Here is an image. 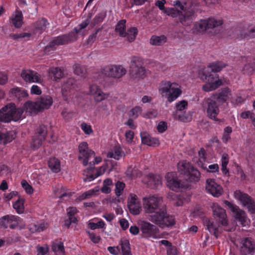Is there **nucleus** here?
I'll return each mask as SVG.
<instances>
[{"mask_svg":"<svg viewBox=\"0 0 255 255\" xmlns=\"http://www.w3.org/2000/svg\"><path fill=\"white\" fill-rule=\"evenodd\" d=\"M172 5L179 7L178 10L174 7L166 8L164 13L172 17L179 16L180 22L184 26L190 25L193 20V12L192 11H187L186 2L179 0L173 1Z\"/></svg>","mask_w":255,"mask_h":255,"instance_id":"f257e3e1","label":"nucleus"},{"mask_svg":"<svg viewBox=\"0 0 255 255\" xmlns=\"http://www.w3.org/2000/svg\"><path fill=\"white\" fill-rule=\"evenodd\" d=\"M158 92L162 97H165L169 103L176 100L182 94L180 85L169 80L162 81L158 86Z\"/></svg>","mask_w":255,"mask_h":255,"instance_id":"f03ea898","label":"nucleus"},{"mask_svg":"<svg viewBox=\"0 0 255 255\" xmlns=\"http://www.w3.org/2000/svg\"><path fill=\"white\" fill-rule=\"evenodd\" d=\"M162 202V197L157 194L147 195L142 199V208L145 213L154 214L163 209L160 208Z\"/></svg>","mask_w":255,"mask_h":255,"instance_id":"7ed1b4c3","label":"nucleus"},{"mask_svg":"<svg viewBox=\"0 0 255 255\" xmlns=\"http://www.w3.org/2000/svg\"><path fill=\"white\" fill-rule=\"evenodd\" d=\"M142 60L138 57L132 58L129 71V77L134 80L139 81L145 79L148 71L143 66Z\"/></svg>","mask_w":255,"mask_h":255,"instance_id":"20e7f679","label":"nucleus"},{"mask_svg":"<svg viewBox=\"0 0 255 255\" xmlns=\"http://www.w3.org/2000/svg\"><path fill=\"white\" fill-rule=\"evenodd\" d=\"M199 76L202 80L205 81V84L202 87L203 90L205 92L215 90L223 84V81L219 78L218 75H206L205 68L200 69Z\"/></svg>","mask_w":255,"mask_h":255,"instance_id":"39448f33","label":"nucleus"},{"mask_svg":"<svg viewBox=\"0 0 255 255\" xmlns=\"http://www.w3.org/2000/svg\"><path fill=\"white\" fill-rule=\"evenodd\" d=\"M139 227L141 236L144 238L159 239L163 238V234L155 224L142 221L139 224Z\"/></svg>","mask_w":255,"mask_h":255,"instance_id":"423d86ee","label":"nucleus"},{"mask_svg":"<svg viewBox=\"0 0 255 255\" xmlns=\"http://www.w3.org/2000/svg\"><path fill=\"white\" fill-rule=\"evenodd\" d=\"M149 220L161 228L172 226L175 223L174 217L168 215L164 209L150 215Z\"/></svg>","mask_w":255,"mask_h":255,"instance_id":"0eeeda50","label":"nucleus"},{"mask_svg":"<svg viewBox=\"0 0 255 255\" xmlns=\"http://www.w3.org/2000/svg\"><path fill=\"white\" fill-rule=\"evenodd\" d=\"M113 165H112L111 161L107 160L105 163L98 168L96 174H94L95 171L93 169H88L84 171L83 174L85 176L84 178L85 182H90L93 181L98 176L103 175L106 170H109V173L112 170Z\"/></svg>","mask_w":255,"mask_h":255,"instance_id":"6e6552de","label":"nucleus"},{"mask_svg":"<svg viewBox=\"0 0 255 255\" xmlns=\"http://www.w3.org/2000/svg\"><path fill=\"white\" fill-rule=\"evenodd\" d=\"M0 227L6 229L9 228L11 229L19 228L20 229L24 228L22 220L19 217L7 215L0 218Z\"/></svg>","mask_w":255,"mask_h":255,"instance_id":"1a4fd4ad","label":"nucleus"},{"mask_svg":"<svg viewBox=\"0 0 255 255\" xmlns=\"http://www.w3.org/2000/svg\"><path fill=\"white\" fill-rule=\"evenodd\" d=\"M224 204L234 213L235 219L238 221L242 226H247L250 223V220L248 218L246 213L241 210L237 205L230 202L228 201H225Z\"/></svg>","mask_w":255,"mask_h":255,"instance_id":"9d476101","label":"nucleus"},{"mask_svg":"<svg viewBox=\"0 0 255 255\" xmlns=\"http://www.w3.org/2000/svg\"><path fill=\"white\" fill-rule=\"evenodd\" d=\"M203 107L206 111L207 115L209 118L218 121L217 116L219 113V109L217 105L215 99L212 96L204 100Z\"/></svg>","mask_w":255,"mask_h":255,"instance_id":"9b49d317","label":"nucleus"},{"mask_svg":"<svg viewBox=\"0 0 255 255\" xmlns=\"http://www.w3.org/2000/svg\"><path fill=\"white\" fill-rule=\"evenodd\" d=\"M126 69L120 65H110L103 69V73L107 76L114 79H120L126 73Z\"/></svg>","mask_w":255,"mask_h":255,"instance_id":"f8f14e48","label":"nucleus"},{"mask_svg":"<svg viewBox=\"0 0 255 255\" xmlns=\"http://www.w3.org/2000/svg\"><path fill=\"white\" fill-rule=\"evenodd\" d=\"M234 197L244 207H247L251 214L255 213V204L247 194L237 190L234 192Z\"/></svg>","mask_w":255,"mask_h":255,"instance_id":"ddd939ff","label":"nucleus"},{"mask_svg":"<svg viewBox=\"0 0 255 255\" xmlns=\"http://www.w3.org/2000/svg\"><path fill=\"white\" fill-rule=\"evenodd\" d=\"M78 152V159L84 166L88 165L90 157L95 156V152L89 148L88 143L85 141L79 144Z\"/></svg>","mask_w":255,"mask_h":255,"instance_id":"4468645a","label":"nucleus"},{"mask_svg":"<svg viewBox=\"0 0 255 255\" xmlns=\"http://www.w3.org/2000/svg\"><path fill=\"white\" fill-rule=\"evenodd\" d=\"M205 190L214 197H219L223 193V188L214 179L208 178L206 180Z\"/></svg>","mask_w":255,"mask_h":255,"instance_id":"2eb2a0df","label":"nucleus"},{"mask_svg":"<svg viewBox=\"0 0 255 255\" xmlns=\"http://www.w3.org/2000/svg\"><path fill=\"white\" fill-rule=\"evenodd\" d=\"M211 207L212 209L214 218L222 226H227L228 225V220L226 211L217 203H213Z\"/></svg>","mask_w":255,"mask_h":255,"instance_id":"dca6fc26","label":"nucleus"},{"mask_svg":"<svg viewBox=\"0 0 255 255\" xmlns=\"http://www.w3.org/2000/svg\"><path fill=\"white\" fill-rule=\"evenodd\" d=\"M128 206L131 213L138 215L141 210L140 201L134 193H130L128 198Z\"/></svg>","mask_w":255,"mask_h":255,"instance_id":"f3484780","label":"nucleus"},{"mask_svg":"<svg viewBox=\"0 0 255 255\" xmlns=\"http://www.w3.org/2000/svg\"><path fill=\"white\" fill-rule=\"evenodd\" d=\"M167 186L173 191H178L184 187L181 181L177 178L176 173L169 172L165 176Z\"/></svg>","mask_w":255,"mask_h":255,"instance_id":"a211bd4d","label":"nucleus"},{"mask_svg":"<svg viewBox=\"0 0 255 255\" xmlns=\"http://www.w3.org/2000/svg\"><path fill=\"white\" fill-rule=\"evenodd\" d=\"M20 76L26 83H41L40 75L36 72L30 69H25L21 71Z\"/></svg>","mask_w":255,"mask_h":255,"instance_id":"6ab92c4d","label":"nucleus"},{"mask_svg":"<svg viewBox=\"0 0 255 255\" xmlns=\"http://www.w3.org/2000/svg\"><path fill=\"white\" fill-rule=\"evenodd\" d=\"M240 252L242 255H253L255 253V243L249 238H245L241 242Z\"/></svg>","mask_w":255,"mask_h":255,"instance_id":"aec40b11","label":"nucleus"},{"mask_svg":"<svg viewBox=\"0 0 255 255\" xmlns=\"http://www.w3.org/2000/svg\"><path fill=\"white\" fill-rule=\"evenodd\" d=\"M75 40V38H73L70 33L68 35L59 36L53 38L49 42L48 45L46 47V50L50 48H55L59 45L68 43L71 41Z\"/></svg>","mask_w":255,"mask_h":255,"instance_id":"412c9836","label":"nucleus"},{"mask_svg":"<svg viewBox=\"0 0 255 255\" xmlns=\"http://www.w3.org/2000/svg\"><path fill=\"white\" fill-rule=\"evenodd\" d=\"M162 178L159 175L149 174L144 176L142 182L152 188H157L161 186Z\"/></svg>","mask_w":255,"mask_h":255,"instance_id":"4be33fe9","label":"nucleus"},{"mask_svg":"<svg viewBox=\"0 0 255 255\" xmlns=\"http://www.w3.org/2000/svg\"><path fill=\"white\" fill-rule=\"evenodd\" d=\"M46 134V128L44 127H40L37 129V131L34 134L31 146L33 148L39 147L42 143V141L45 139Z\"/></svg>","mask_w":255,"mask_h":255,"instance_id":"5701e85b","label":"nucleus"},{"mask_svg":"<svg viewBox=\"0 0 255 255\" xmlns=\"http://www.w3.org/2000/svg\"><path fill=\"white\" fill-rule=\"evenodd\" d=\"M90 94L93 96L96 102H101L108 98V95L105 93L97 85H92L89 87Z\"/></svg>","mask_w":255,"mask_h":255,"instance_id":"b1692460","label":"nucleus"},{"mask_svg":"<svg viewBox=\"0 0 255 255\" xmlns=\"http://www.w3.org/2000/svg\"><path fill=\"white\" fill-rule=\"evenodd\" d=\"M36 101L40 111L49 109L53 103L52 97L49 95H43Z\"/></svg>","mask_w":255,"mask_h":255,"instance_id":"393cba45","label":"nucleus"},{"mask_svg":"<svg viewBox=\"0 0 255 255\" xmlns=\"http://www.w3.org/2000/svg\"><path fill=\"white\" fill-rule=\"evenodd\" d=\"M22 109L25 115H34L40 112L36 101L35 102L31 101L26 102L23 105Z\"/></svg>","mask_w":255,"mask_h":255,"instance_id":"a878e982","label":"nucleus"},{"mask_svg":"<svg viewBox=\"0 0 255 255\" xmlns=\"http://www.w3.org/2000/svg\"><path fill=\"white\" fill-rule=\"evenodd\" d=\"M212 97L220 103H224L231 100L232 98L231 91L228 88L223 89L218 94L213 95Z\"/></svg>","mask_w":255,"mask_h":255,"instance_id":"bb28decb","label":"nucleus"},{"mask_svg":"<svg viewBox=\"0 0 255 255\" xmlns=\"http://www.w3.org/2000/svg\"><path fill=\"white\" fill-rule=\"evenodd\" d=\"M9 108L11 109L12 112L10 113L11 116V121L17 122L25 117L23 110L22 108H16L14 104L10 103Z\"/></svg>","mask_w":255,"mask_h":255,"instance_id":"cd10ccee","label":"nucleus"},{"mask_svg":"<svg viewBox=\"0 0 255 255\" xmlns=\"http://www.w3.org/2000/svg\"><path fill=\"white\" fill-rule=\"evenodd\" d=\"M11 112V109L9 108V104L3 107L0 110V122L4 123H9L11 122V116L10 115V113Z\"/></svg>","mask_w":255,"mask_h":255,"instance_id":"c85d7f7f","label":"nucleus"},{"mask_svg":"<svg viewBox=\"0 0 255 255\" xmlns=\"http://www.w3.org/2000/svg\"><path fill=\"white\" fill-rule=\"evenodd\" d=\"M48 224L44 222H32L27 227L28 229L31 233L41 232L46 229Z\"/></svg>","mask_w":255,"mask_h":255,"instance_id":"c756f323","label":"nucleus"},{"mask_svg":"<svg viewBox=\"0 0 255 255\" xmlns=\"http://www.w3.org/2000/svg\"><path fill=\"white\" fill-rule=\"evenodd\" d=\"M142 143L148 146H155L159 144V140L156 138L151 137L146 133H141Z\"/></svg>","mask_w":255,"mask_h":255,"instance_id":"7c9ffc66","label":"nucleus"},{"mask_svg":"<svg viewBox=\"0 0 255 255\" xmlns=\"http://www.w3.org/2000/svg\"><path fill=\"white\" fill-rule=\"evenodd\" d=\"M203 223L206 227V229L217 238L218 236V229L217 226L214 224L213 222L208 218H205L203 220Z\"/></svg>","mask_w":255,"mask_h":255,"instance_id":"2f4dec72","label":"nucleus"},{"mask_svg":"<svg viewBox=\"0 0 255 255\" xmlns=\"http://www.w3.org/2000/svg\"><path fill=\"white\" fill-rule=\"evenodd\" d=\"M48 165L50 170L54 173H58L61 170L60 160L56 157H51L48 161Z\"/></svg>","mask_w":255,"mask_h":255,"instance_id":"473e14b6","label":"nucleus"},{"mask_svg":"<svg viewBox=\"0 0 255 255\" xmlns=\"http://www.w3.org/2000/svg\"><path fill=\"white\" fill-rule=\"evenodd\" d=\"M193 166L191 164L186 161H180L178 162L177 168L178 171L182 174L186 175L187 173H190V171Z\"/></svg>","mask_w":255,"mask_h":255,"instance_id":"72a5a7b5","label":"nucleus"},{"mask_svg":"<svg viewBox=\"0 0 255 255\" xmlns=\"http://www.w3.org/2000/svg\"><path fill=\"white\" fill-rule=\"evenodd\" d=\"M99 191V187H96L93 189H91L85 192L82 194L79 195L76 199V201L80 202L86 199L90 198L98 194Z\"/></svg>","mask_w":255,"mask_h":255,"instance_id":"f704fd0d","label":"nucleus"},{"mask_svg":"<svg viewBox=\"0 0 255 255\" xmlns=\"http://www.w3.org/2000/svg\"><path fill=\"white\" fill-rule=\"evenodd\" d=\"M22 14L21 12L16 11L12 15L11 21L15 27L19 28L22 25Z\"/></svg>","mask_w":255,"mask_h":255,"instance_id":"c9c22d12","label":"nucleus"},{"mask_svg":"<svg viewBox=\"0 0 255 255\" xmlns=\"http://www.w3.org/2000/svg\"><path fill=\"white\" fill-rule=\"evenodd\" d=\"M207 29H208V22L206 19H201L194 24L193 30L194 32H202Z\"/></svg>","mask_w":255,"mask_h":255,"instance_id":"e433bc0d","label":"nucleus"},{"mask_svg":"<svg viewBox=\"0 0 255 255\" xmlns=\"http://www.w3.org/2000/svg\"><path fill=\"white\" fill-rule=\"evenodd\" d=\"M124 155V153L122 151L121 147L120 146H115L108 153V157L110 158H114L117 160H119Z\"/></svg>","mask_w":255,"mask_h":255,"instance_id":"4c0bfd02","label":"nucleus"},{"mask_svg":"<svg viewBox=\"0 0 255 255\" xmlns=\"http://www.w3.org/2000/svg\"><path fill=\"white\" fill-rule=\"evenodd\" d=\"M227 65V63L222 61H217L210 63L208 65L212 72H219Z\"/></svg>","mask_w":255,"mask_h":255,"instance_id":"58836bf2","label":"nucleus"},{"mask_svg":"<svg viewBox=\"0 0 255 255\" xmlns=\"http://www.w3.org/2000/svg\"><path fill=\"white\" fill-rule=\"evenodd\" d=\"M15 138V133L13 131L5 133L0 132V143L5 144L11 142Z\"/></svg>","mask_w":255,"mask_h":255,"instance_id":"ea45409f","label":"nucleus"},{"mask_svg":"<svg viewBox=\"0 0 255 255\" xmlns=\"http://www.w3.org/2000/svg\"><path fill=\"white\" fill-rule=\"evenodd\" d=\"M186 176L188 177V180L190 182H198L200 178V172L195 169L193 167L191 168L189 173H187Z\"/></svg>","mask_w":255,"mask_h":255,"instance_id":"a19ab883","label":"nucleus"},{"mask_svg":"<svg viewBox=\"0 0 255 255\" xmlns=\"http://www.w3.org/2000/svg\"><path fill=\"white\" fill-rule=\"evenodd\" d=\"M74 80L73 79L69 80L66 83L64 84L62 87V94L65 100H67L68 92L74 88Z\"/></svg>","mask_w":255,"mask_h":255,"instance_id":"79ce46f5","label":"nucleus"},{"mask_svg":"<svg viewBox=\"0 0 255 255\" xmlns=\"http://www.w3.org/2000/svg\"><path fill=\"white\" fill-rule=\"evenodd\" d=\"M126 20H121L117 24L115 30L119 33L120 36L125 37L126 36Z\"/></svg>","mask_w":255,"mask_h":255,"instance_id":"37998d69","label":"nucleus"},{"mask_svg":"<svg viewBox=\"0 0 255 255\" xmlns=\"http://www.w3.org/2000/svg\"><path fill=\"white\" fill-rule=\"evenodd\" d=\"M166 37L164 35H153L150 39V43L153 45H160L166 42Z\"/></svg>","mask_w":255,"mask_h":255,"instance_id":"c03bdc74","label":"nucleus"},{"mask_svg":"<svg viewBox=\"0 0 255 255\" xmlns=\"http://www.w3.org/2000/svg\"><path fill=\"white\" fill-rule=\"evenodd\" d=\"M89 23V20L88 19H86L83 22H82L81 24H80L77 27H75L73 31H72L70 33V35L73 38H75V40L77 39V37L76 36V34L79 33L81 32L83 29L86 28Z\"/></svg>","mask_w":255,"mask_h":255,"instance_id":"a18cd8bd","label":"nucleus"},{"mask_svg":"<svg viewBox=\"0 0 255 255\" xmlns=\"http://www.w3.org/2000/svg\"><path fill=\"white\" fill-rule=\"evenodd\" d=\"M24 200L23 198H19L13 204V208L15 209L17 213L20 214L24 212Z\"/></svg>","mask_w":255,"mask_h":255,"instance_id":"49530a36","label":"nucleus"},{"mask_svg":"<svg viewBox=\"0 0 255 255\" xmlns=\"http://www.w3.org/2000/svg\"><path fill=\"white\" fill-rule=\"evenodd\" d=\"M206 20L208 22V28H213L222 24V20L220 18L210 17Z\"/></svg>","mask_w":255,"mask_h":255,"instance_id":"de8ad7c7","label":"nucleus"},{"mask_svg":"<svg viewBox=\"0 0 255 255\" xmlns=\"http://www.w3.org/2000/svg\"><path fill=\"white\" fill-rule=\"evenodd\" d=\"M50 76L53 77L55 80L59 79L63 76V72L59 68H51L49 70Z\"/></svg>","mask_w":255,"mask_h":255,"instance_id":"09e8293b","label":"nucleus"},{"mask_svg":"<svg viewBox=\"0 0 255 255\" xmlns=\"http://www.w3.org/2000/svg\"><path fill=\"white\" fill-rule=\"evenodd\" d=\"M113 181L110 178H107L104 180L103 186L101 188V191L103 193L108 194L111 191V186L113 185Z\"/></svg>","mask_w":255,"mask_h":255,"instance_id":"8fccbe9b","label":"nucleus"},{"mask_svg":"<svg viewBox=\"0 0 255 255\" xmlns=\"http://www.w3.org/2000/svg\"><path fill=\"white\" fill-rule=\"evenodd\" d=\"M205 150L203 148L200 149L198 152L199 160L197 164L199 166L203 169L206 168V165L205 164L206 161Z\"/></svg>","mask_w":255,"mask_h":255,"instance_id":"3c124183","label":"nucleus"},{"mask_svg":"<svg viewBox=\"0 0 255 255\" xmlns=\"http://www.w3.org/2000/svg\"><path fill=\"white\" fill-rule=\"evenodd\" d=\"M241 35L243 38L246 39H251L255 37V26L252 27L249 29L248 31L246 32L245 30L241 31Z\"/></svg>","mask_w":255,"mask_h":255,"instance_id":"603ef678","label":"nucleus"},{"mask_svg":"<svg viewBox=\"0 0 255 255\" xmlns=\"http://www.w3.org/2000/svg\"><path fill=\"white\" fill-rule=\"evenodd\" d=\"M137 33V29L135 27H131L128 29V32H126V37L127 40L131 42L134 40Z\"/></svg>","mask_w":255,"mask_h":255,"instance_id":"864d4df0","label":"nucleus"},{"mask_svg":"<svg viewBox=\"0 0 255 255\" xmlns=\"http://www.w3.org/2000/svg\"><path fill=\"white\" fill-rule=\"evenodd\" d=\"M52 250L56 254L63 255L64 252L63 244L61 242H55L52 244Z\"/></svg>","mask_w":255,"mask_h":255,"instance_id":"5fc2aeb1","label":"nucleus"},{"mask_svg":"<svg viewBox=\"0 0 255 255\" xmlns=\"http://www.w3.org/2000/svg\"><path fill=\"white\" fill-rule=\"evenodd\" d=\"M120 244L121 247L122 253L130 251L129 241L126 238H122L120 240Z\"/></svg>","mask_w":255,"mask_h":255,"instance_id":"6e6d98bb","label":"nucleus"},{"mask_svg":"<svg viewBox=\"0 0 255 255\" xmlns=\"http://www.w3.org/2000/svg\"><path fill=\"white\" fill-rule=\"evenodd\" d=\"M125 188V184L121 181H118L115 184V194L117 197L120 196Z\"/></svg>","mask_w":255,"mask_h":255,"instance_id":"4d7b16f0","label":"nucleus"},{"mask_svg":"<svg viewBox=\"0 0 255 255\" xmlns=\"http://www.w3.org/2000/svg\"><path fill=\"white\" fill-rule=\"evenodd\" d=\"M80 127L84 133L86 135H89L93 133V130L92 126L89 124L82 123L81 124Z\"/></svg>","mask_w":255,"mask_h":255,"instance_id":"13d9d810","label":"nucleus"},{"mask_svg":"<svg viewBox=\"0 0 255 255\" xmlns=\"http://www.w3.org/2000/svg\"><path fill=\"white\" fill-rule=\"evenodd\" d=\"M89 227L92 230H95L96 229L103 228L105 227V224L102 220L99 221L97 223H95L92 221H89L88 223Z\"/></svg>","mask_w":255,"mask_h":255,"instance_id":"bf43d9fd","label":"nucleus"},{"mask_svg":"<svg viewBox=\"0 0 255 255\" xmlns=\"http://www.w3.org/2000/svg\"><path fill=\"white\" fill-rule=\"evenodd\" d=\"M74 73L78 76L83 77L86 73V70L84 66L77 64L74 67Z\"/></svg>","mask_w":255,"mask_h":255,"instance_id":"052dcab7","label":"nucleus"},{"mask_svg":"<svg viewBox=\"0 0 255 255\" xmlns=\"http://www.w3.org/2000/svg\"><path fill=\"white\" fill-rule=\"evenodd\" d=\"M55 196L58 198H62L69 195V193L67 192L66 189L62 186L59 187L56 190H54Z\"/></svg>","mask_w":255,"mask_h":255,"instance_id":"680f3d73","label":"nucleus"},{"mask_svg":"<svg viewBox=\"0 0 255 255\" xmlns=\"http://www.w3.org/2000/svg\"><path fill=\"white\" fill-rule=\"evenodd\" d=\"M21 185L26 193L28 194H32L33 193V189L32 187L25 180H22L21 181Z\"/></svg>","mask_w":255,"mask_h":255,"instance_id":"e2e57ef3","label":"nucleus"},{"mask_svg":"<svg viewBox=\"0 0 255 255\" xmlns=\"http://www.w3.org/2000/svg\"><path fill=\"white\" fill-rule=\"evenodd\" d=\"M232 132V128L230 127H227L224 128V133L223 134L222 139L224 142H227L230 138V134Z\"/></svg>","mask_w":255,"mask_h":255,"instance_id":"0e129e2a","label":"nucleus"},{"mask_svg":"<svg viewBox=\"0 0 255 255\" xmlns=\"http://www.w3.org/2000/svg\"><path fill=\"white\" fill-rule=\"evenodd\" d=\"M188 106V103L185 100H182L178 102L176 104V108L177 111L179 113V112H181L185 109Z\"/></svg>","mask_w":255,"mask_h":255,"instance_id":"69168bd1","label":"nucleus"},{"mask_svg":"<svg viewBox=\"0 0 255 255\" xmlns=\"http://www.w3.org/2000/svg\"><path fill=\"white\" fill-rule=\"evenodd\" d=\"M174 118L181 122H187L190 121L191 118L189 116L185 115V114L183 115H180L178 112H176V113L174 115Z\"/></svg>","mask_w":255,"mask_h":255,"instance_id":"338daca9","label":"nucleus"},{"mask_svg":"<svg viewBox=\"0 0 255 255\" xmlns=\"http://www.w3.org/2000/svg\"><path fill=\"white\" fill-rule=\"evenodd\" d=\"M141 108L139 106L132 108L129 113V116L132 118H137L141 113Z\"/></svg>","mask_w":255,"mask_h":255,"instance_id":"774afa93","label":"nucleus"}]
</instances>
